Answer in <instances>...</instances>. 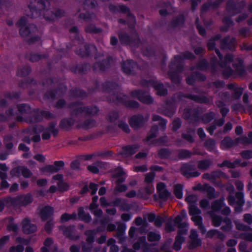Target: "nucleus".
I'll return each instance as SVG.
<instances>
[{
    "mask_svg": "<svg viewBox=\"0 0 252 252\" xmlns=\"http://www.w3.org/2000/svg\"><path fill=\"white\" fill-rule=\"evenodd\" d=\"M10 174L12 176L17 177L22 175L24 177L28 178L30 177L32 174L31 171L26 167L24 166H19L11 170L10 171Z\"/></svg>",
    "mask_w": 252,
    "mask_h": 252,
    "instance_id": "9d476101",
    "label": "nucleus"
},
{
    "mask_svg": "<svg viewBox=\"0 0 252 252\" xmlns=\"http://www.w3.org/2000/svg\"><path fill=\"white\" fill-rule=\"evenodd\" d=\"M43 173H53L58 171V169L53 165H47L41 169Z\"/></svg>",
    "mask_w": 252,
    "mask_h": 252,
    "instance_id": "58836bf2",
    "label": "nucleus"
},
{
    "mask_svg": "<svg viewBox=\"0 0 252 252\" xmlns=\"http://www.w3.org/2000/svg\"><path fill=\"white\" fill-rule=\"evenodd\" d=\"M193 57V55L191 53L188 52L184 53L181 55L176 56L174 57V60L172 61L170 66L171 68H173L174 66L178 67L183 59H191Z\"/></svg>",
    "mask_w": 252,
    "mask_h": 252,
    "instance_id": "6e6552de",
    "label": "nucleus"
},
{
    "mask_svg": "<svg viewBox=\"0 0 252 252\" xmlns=\"http://www.w3.org/2000/svg\"><path fill=\"white\" fill-rule=\"evenodd\" d=\"M189 214L192 217L197 216L201 214L200 210L195 205H189Z\"/></svg>",
    "mask_w": 252,
    "mask_h": 252,
    "instance_id": "c03bdc74",
    "label": "nucleus"
},
{
    "mask_svg": "<svg viewBox=\"0 0 252 252\" xmlns=\"http://www.w3.org/2000/svg\"><path fill=\"white\" fill-rule=\"evenodd\" d=\"M16 108L18 109L19 113L22 114L25 117H26V114L31 112L30 107L26 104H22L18 105Z\"/></svg>",
    "mask_w": 252,
    "mask_h": 252,
    "instance_id": "2f4dec72",
    "label": "nucleus"
},
{
    "mask_svg": "<svg viewBox=\"0 0 252 252\" xmlns=\"http://www.w3.org/2000/svg\"><path fill=\"white\" fill-rule=\"evenodd\" d=\"M245 3L242 2L236 4L233 0L228 2L226 7V12L230 16H233L240 12Z\"/></svg>",
    "mask_w": 252,
    "mask_h": 252,
    "instance_id": "39448f33",
    "label": "nucleus"
},
{
    "mask_svg": "<svg viewBox=\"0 0 252 252\" xmlns=\"http://www.w3.org/2000/svg\"><path fill=\"white\" fill-rule=\"evenodd\" d=\"M173 223H174L172 219H170L166 223L165 229L167 232L173 231L175 230V226L176 225L173 224Z\"/></svg>",
    "mask_w": 252,
    "mask_h": 252,
    "instance_id": "bf43d9fd",
    "label": "nucleus"
},
{
    "mask_svg": "<svg viewBox=\"0 0 252 252\" xmlns=\"http://www.w3.org/2000/svg\"><path fill=\"white\" fill-rule=\"evenodd\" d=\"M234 71L238 74H241L244 71V66L241 60H238L233 64Z\"/></svg>",
    "mask_w": 252,
    "mask_h": 252,
    "instance_id": "72a5a7b5",
    "label": "nucleus"
},
{
    "mask_svg": "<svg viewBox=\"0 0 252 252\" xmlns=\"http://www.w3.org/2000/svg\"><path fill=\"white\" fill-rule=\"evenodd\" d=\"M127 189V187L125 185H121L120 183H119L117 182V185L115 189V192H123L126 191Z\"/></svg>",
    "mask_w": 252,
    "mask_h": 252,
    "instance_id": "052dcab7",
    "label": "nucleus"
},
{
    "mask_svg": "<svg viewBox=\"0 0 252 252\" xmlns=\"http://www.w3.org/2000/svg\"><path fill=\"white\" fill-rule=\"evenodd\" d=\"M233 145V141L229 137H225L221 142L220 147L222 149L230 148Z\"/></svg>",
    "mask_w": 252,
    "mask_h": 252,
    "instance_id": "4c0bfd02",
    "label": "nucleus"
},
{
    "mask_svg": "<svg viewBox=\"0 0 252 252\" xmlns=\"http://www.w3.org/2000/svg\"><path fill=\"white\" fill-rule=\"evenodd\" d=\"M244 221L249 224L252 223V215L250 214H246L244 215Z\"/></svg>",
    "mask_w": 252,
    "mask_h": 252,
    "instance_id": "774afa93",
    "label": "nucleus"
},
{
    "mask_svg": "<svg viewBox=\"0 0 252 252\" xmlns=\"http://www.w3.org/2000/svg\"><path fill=\"white\" fill-rule=\"evenodd\" d=\"M27 20L25 18H22L17 23L16 25L20 28L19 33L23 37L28 38L30 43H33L39 39L40 37L36 33L37 29L34 25H29L27 26Z\"/></svg>",
    "mask_w": 252,
    "mask_h": 252,
    "instance_id": "f257e3e1",
    "label": "nucleus"
},
{
    "mask_svg": "<svg viewBox=\"0 0 252 252\" xmlns=\"http://www.w3.org/2000/svg\"><path fill=\"white\" fill-rule=\"evenodd\" d=\"M191 219L194 222L195 225L198 226L202 234L206 233V229L202 224V218L200 215L193 216Z\"/></svg>",
    "mask_w": 252,
    "mask_h": 252,
    "instance_id": "4be33fe9",
    "label": "nucleus"
},
{
    "mask_svg": "<svg viewBox=\"0 0 252 252\" xmlns=\"http://www.w3.org/2000/svg\"><path fill=\"white\" fill-rule=\"evenodd\" d=\"M157 130H158L157 126H154L151 128V129L150 131V133L148 135V136H147V139H146L147 141L149 142V144H151L153 142V141H152L153 138L155 137L156 136V133H157Z\"/></svg>",
    "mask_w": 252,
    "mask_h": 252,
    "instance_id": "a18cd8bd",
    "label": "nucleus"
},
{
    "mask_svg": "<svg viewBox=\"0 0 252 252\" xmlns=\"http://www.w3.org/2000/svg\"><path fill=\"white\" fill-rule=\"evenodd\" d=\"M235 44V38L227 37L221 41V47L222 49L228 48L229 50H232L234 48Z\"/></svg>",
    "mask_w": 252,
    "mask_h": 252,
    "instance_id": "412c9836",
    "label": "nucleus"
},
{
    "mask_svg": "<svg viewBox=\"0 0 252 252\" xmlns=\"http://www.w3.org/2000/svg\"><path fill=\"white\" fill-rule=\"evenodd\" d=\"M119 39L123 44H128L130 42L129 37L125 33H121L119 34Z\"/></svg>",
    "mask_w": 252,
    "mask_h": 252,
    "instance_id": "4d7b16f0",
    "label": "nucleus"
},
{
    "mask_svg": "<svg viewBox=\"0 0 252 252\" xmlns=\"http://www.w3.org/2000/svg\"><path fill=\"white\" fill-rule=\"evenodd\" d=\"M220 35H217L214 38L211 39L207 44L208 48L209 50H212L215 46V41L220 39Z\"/></svg>",
    "mask_w": 252,
    "mask_h": 252,
    "instance_id": "69168bd1",
    "label": "nucleus"
},
{
    "mask_svg": "<svg viewBox=\"0 0 252 252\" xmlns=\"http://www.w3.org/2000/svg\"><path fill=\"white\" fill-rule=\"evenodd\" d=\"M22 229L25 233L30 234L34 232L37 227L34 224L31 223L28 219H26L23 221Z\"/></svg>",
    "mask_w": 252,
    "mask_h": 252,
    "instance_id": "a211bd4d",
    "label": "nucleus"
},
{
    "mask_svg": "<svg viewBox=\"0 0 252 252\" xmlns=\"http://www.w3.org/2000/svg\"><path fill=\"white\" fill-rule=\"evenodd\" d=\"M133 97L137 98L141 102L145 104H150L153 102L152 98L146 93L141 90H135L130 93Z\"/></svg>",
    "mask_w": 252,
    "mask_h": 252,
    "instance_id": "0eeeda50",
    "label": "nucleus"
},
{
    "mask_svg": "<svg viewBox=\"0 0 252 252\" xmlns=\"http://www.w3.org/2000/svg\"><path fill=\"white\" fill-rule=\"evenodd\" d=\"M32 202L31 195H19L11 199L12 204L15 206H26Z\"/></svg>",
    "mask_w": 252,
    "mask_h": 252,
    "instance_id": "423d86ee",
    "label": "nucleus"
},
{
    "mask_svg": "<svg viewBox=\"0 0 252 252\" xmlns=\"http://www.w3.org/2000/svg\"><path fill=\"white\" fill-rule=\"evenodd\" d=\"M178 226L179 230L177 236H182L187 234L189 229V224L188 223H181Z\"/></svg>",
    "mask_w": 252,
    "mask_h": 252,
    "instance_id": "c756f323",
    "label": "nucleus"
},
{
    "mask_svg": "<svg viewBox=\"0 0 252 252\" xmlns=\"http://www.w3.org/2000/svg\"><path fill=\"white\" fill-rule=\"evenodd\" d=\"M160 237V234L155 232H150L147 235L148 240L151 242L158 241Z\"/></svg>",
    "mask_w": 252,
    "mask_h": 252,
    "instance_id": "f704fd0d",
    "label": "nucleus"
},
{
    "mask_svg": "<svg viewBox=\"0 0 252 252\" xmlns=\"http://www.w3.org/2000/svg\"><path fill=\"white\" fill-rule=\"evenodd\" d=\"M138 146L133 145L127 146L123 148L122 154L124 157H127L134 154L137 150Z\"/></svg>",
    "mask_w": 252,
    "mask_h": 252,
    "instance_id": "cd10ccee",
    "label": "nucleus"
},
{
    "mask_svg": "<svg viewBox=\"0 0 252 252\" xmlns=\"http://www.w3.org/2000/svg\"><path fill=\"white\" fill-rule=\"evenodd\" d=\"M244 196V193L242 192H237L236 194V197L237 199V204L238 205L235 208V211L236 213H240L242 210V207L245 203Z\"/></svg>",
    "mask_w": 252,
    "mask_h": 252,
    "instance_id": "5701e85b",
    "label": "nucleus"
},
{
    "mask_svg": "<svg viewBox=\"0 0 252 252\" xmlns=\"http://www.w3.org/2000/svg\"><path fill=\"white\" fill-rule=\"evenodd\" d=\"M49 6V2L47 0L39 1L36 0H32L28 5V8L31 12L30 14H28V16L32 18L36 17L42 13L46 19H53L54 18L53 16L48 17L46 16V15L50 12V11L47 10L45 13L44 12L45 8L48 7Z\"/></svg>",
    "mask_w": 252,
    "mask_h": 252,
    "instance_id": "f03ea898",
    "label": "nucleus"
},
{
    "mask_svg": "<svg viewBox=\"0 0 252 252\" xmlns=\"http://www.w3.org/2000/svg\"><path fill=\"white\" fill-rule=\"evenodd\" d=\"M78 218L80 220L86 222H89L92 220L90 215L89 214H85L82 208L79 209L78 211Z\"/></svg>",
    "mask_w": 252,
    "mask_h": 252,
    "instance_id": "c85d7f7f",
    "label": "nucleus"
},
{
    "mask_svg": "<svg viewBox=\"0 0 252 252\" xmlns=\"http://www.w3.org/2000/svg\"><path fill=\"white\" fill-rule=\"evenodd\" d=\"M58 189L61 191H64L68 189V186L63 181L57 183Z\"/></svg>",
    "mask_w": 252,
    "mask_h": 252,
    "instance_id": "680f3d73",
    "label": "nucleus"
},
{
    "mask_svg": "<svg viewBox=\"0 0 252 252\" xmlns=\"http://www.w3.org/2000/svg\"><path fill=\"white\" fill-rule=\"evenodd\" d=\"M136 66V64L132 61L127 60L123 63L122 68L126 74H130L132 72V69Z\"/></svg>",
    "mask_w": 252,
    "mask_h": 252,
    "instance_id": "b1692460",
    "label": "nucleus"
},
{
    "mask_svg": "<svg viewBox=\"0 0 252 252\" xmlns=\"http://www.w3.org/2000/svg\"><path fill=\"white\" fill-rule=\"evenodd\" d=\"M224 221L226 223V225L225 226H221V230L224 231H229L232 227L230 220L227 218H226L224 219Z\"/></svg>",
    "mask_w": 252,
    "mask_h": 252,
    "instance_id": "6e6d98bb",
    "label": "nucleus"
},
{
    "mask_svg": "<svg viewBox=\"0 0 252 252\" xmlns=\"http://www.w3.org/2000/svg\"><path fill=\"white\" fill-rule=\"evenodd\" d=\"M189 247L194 249L201 244V240L198 238L197 232L195 230H191L189 235Z\"/></svg>",
    "mask_w": 252,
    "mask_h": 252,
    "instance_id": "f8f14e48",
    "label": "nucleus"
},
{
    "mask_svg": "<svg viewBox=\"0 0 252 252\" xmlns=\"http://www.w3.org/2000/svg\"><path fill=\"white\" fill-rule=\"evenodd\" d=\"M223 22L225 25V26L222 27L220 29V30L223 32L227 31L228 28L232 26L233 24V21L231 20V19L230 18L227 17L224 18L223 20Z\"/></svg>",
    "mask_w": 252,
    "mask_h": 252,
    "instance_id": "de8ad7c7",
    "label": "nucleus"
},
{
    "mask_svg": "<svg viewBox=\"0 0 252 252\" xmlns=\"http://www.w3.org/2000/svg\"><path fill=\"white\" fill-rule=\"evenodd\" d=\"M54 209L49 206H45L40 208L39 215L41 218L45 220L50 218L53 214Z\"/></svg>",
    "mask_w": 252,
    "mask_h": 252,
    "instance_id": "f3484780",
    "label": "nucleus"
},
{
    "mask_svg": "<svg viewBox=\"0 0 252 252\" xmlns=\"http://www.w3.org/2000/svg\"><path fill=\"white\" fill-rule=\"evenodd\" d=\"M155 177V174L153 172H150L145 175V182L149 184L153 182Z\"/></svg>",
    "mask_w": 252,
    "mask_h": 252,
    "instance_id": "e2e57ef3",
    "label": "nucleus"
},
{
    "mask_svg": "<svg viewBox=\"0 0 252 252\" xmlns=\"http://www.w3.org/2000/svg\"><path fill=\"white\" fill-rule=\"evenodd\" d=\"M154 189L152 184H148L144 189L139 190V193L143 197L147 198L154 191Z\"/></svg>",
    "mask_w": 252,
    "mask_h": 252,
    "instance_id": "a878e982",
    "label": "nucleus"
},
{
    "mask_svg": "<svg viewBox=\"0 0 252 252\" xmlns=\"http://www.w3.org/2000/svg\"><path fill=\"white\" fill-rule=\"evenodd\" d=\"M54 126H50L48 129L44 131L42 135V138L44 140L48 139L50 137V132H54Z\"/></svg>",
    "mask_w": 252,
    "mask_h": 252,
    "instance_id": "8fccbe9b",
    "label": "nucleus"
},
{
    "mask_svg": "<svg viewBox=\"0 0 252 252\" xmlns=\"http://www.w3.org/2000/svg\"><path fill=\"white\" fill-rule=\"evenodd\" d=\"M212 161L211 160H203L199 161L198 162V168L201 170H206L211 165Z\"/></svg>",
    "mask_w": 252,
    "mask_h": 252,
    "instance_id": "c9c22d12",
    "label": "nucleus"
},
{
    "mask_svg": "<svg viewBox=\"0 0 252 252\" xmlns=\"http://www.w3.org/2000/svg\"><path fill=\"white\" fill-rule=\"evenodd\" d=\"M185 238L183 236H177L174 244V248L176 251H179L181 248V244L184 242Z\"/></svg>",
    "mask_w": 252,
    "mask_h": 252,
    "instance_id": "a19ab883",
    "label": "nucleus"
},
{
    "mask_svg": "<svg viewBox=\"0 0 252 252\" xmlns=\"http://www.w3.org/2000/svg\"><path fill=\"white\" fill-rule=\"evenodd\" d=\"M197 196L194 194L189 195L186 198V200L189 204V205H194V204L197 201Z\"/></svg>",
    "mask_w": 252,
    "mask_h": 252,
    "instance_id": "5fc2aeb1",
    "label": "nucleus"
},
{
    "mask_svg": "<svg viewBox=\"0 0 252 252\" xmlns=\"http://www.w3.org/2000/svg\"><path fill=\"white\" fill-rule=\"evenodd\" d=\"M246 164V162L240 163V160L237 159L234 162H230L227 160H225L220 165V166H227L229 168H234L238 165L245 166Z\"/></svg>",
    "mask_w": 252,
    "mask_h": 252,
    "instance_id": "bb28decb",
    "label": "nucleus"
},
{
    "mask_svg": "<svg viewBox=\"0 0 252 252\" xmlns=\"http://www.w3.org/2000/svg\"><path fill=\"white\" fill-rule=\"evenodd\" d=\"M157 189L161 198L166 199L169 196V192L167 190L164 183H158L157 186Z\"/></svg>",
    "mask_w": 252,
    "mask_h": 252,
    "instance_id": "6ab92c4d",
    "label": "nucleus"
},
{
    "mask_svg": "<svg viewBox=\"0 0 252 252\" xmlns=\"http://www.w3.org/2000/svg\"><path fill=\"white\" fill-rule=\"evenodd\" d=\"M215 52L220 59L219 64L222 69L223 75L226 77H228L232 74L233 72V70L230 68L229 65L231 62L232 61V56L230 55H228L225 57L224 60H223L222 56L220 54L219 50L216 49Z\"/></svg>",
    "mask_w": 252,
    "mask_h": 252,
    "instance_id": "20e7f679",
    "label": "nucleus"
},
{
    "mask_svg": "<svg viewBox=\"0 0 252 252\" xmlns=\"http://www.w3.org/2000/svg\"><path fill=\"white\" fill-rule=\"evenodd\" d=\"M125 173L122 168L118 167L116 168L114 171V176L118 178L117 182L119 183H121L125 181L126 179Z\"/></svg>",
    "mask_w": 252,
    "mask_h": 252,
    "instance_id": "393cba45",
    "label": "nucleus"
},
{
    "mask_svg": "<svg viewBox=\"0 0 252 252\" xmlns=\"http://www.w3.org/2000/svg\"><path fill=\"white\" fill-rule=\"evenodd\" d=\"M8 168L5 164H0V179L1 180L6 179L7 178V172Z\"/></svg>",
    "mask_w": 252,
    "mask_h": 252,
    "instance_id": "37998d69",
    "label": "nucleus"
},
{
    "mask_svg": "<svg viewBox=\"0 0 252 252\" xmlns=\"http://www.w3.org/2000/svg\"><path fill=\"white\" fill-rule=\"evenodd\" d=\"M76 218V215L73 213L71 215L64 213L63 214L61 217V220L62 222H65L70 220H75Z\"/></svg>",
    "mask_w": 252,
    "mask_h": 252,
    "instance_id": "09e8293b",
    "label": "nucleus"
},
{
    "mask_svg": "<svg viewBox=\"0 0 252 252\" xmlns=\"http://www.w3.org/2000/svg\"><path fill=\"white\" fill-rule=\"evenodd\" d=\"M205 146L206 148L211 151L214 152L216 149L215 142L212 139H209L205 142Z\"/></svg>",
    "mask_w": 252,
    "mask_h": 252,
    "instance_id": "ea45409f",
    "label": "nucleus"
},
{
    "mask_svg": "<svg viewBox=\"0 0 252 252\" xmlns=\"http://www.w3.org/2000/svg\"><path fill=\"white\" fill-rule=\"evenodd\" d=\"M237 229L241 231H248L251 228L243 223L236 221L234 222Z\"/></svg>",
    "mask_w": 252,
    "mask_h": 252,
    "instance_id": "3c124183",
    "label": "nucleus"
},
{
    "mask_svg": "<svg viewBox=\"0 0 252 252\" xmlns=\"http://www.w3.org/2000/svg\"><path fill=\"white\" fill-rule=\"evenodd\" d=\"M204 77L200 76V74L198 73H195V75H193L191 77H188L187 79V82L189 84H192L194 80H203Z\"/></svg>",
    "mask_w": 252,
    "mask_h": 252,
    "instance_id": "864d4df0",
    "label": "nucleus"
},
{
    "mask_svg": "<svg viewBox=\"0 0 252 252\" xmlns=\"http://www.w3.org/2000/svg\"><path fill=\"white\" fill-rule=\"evenodd\" d=\"M105 220H102L101 221V224L103 225L102 227H100L97 228V230H88L86 232L85 234L87 236L86 239L87 244H84L82 246V251L83 252H98L100 248L96 247L93 249L92 243L94 242V236L96 235V232H101L105 229Z\"/></svg>",
    "mask_w": 252,
    "mask_h": 252,
    "instance_id": "7ed1b4c3",
    "label": "nucleus"
},
{
    "mask_svg": "<svg viewBox=\"0 0 252 252\" xmlns=\"http://www.w3.org/2000/svg\"><path fill=\"white\" fill-rule=\"evenodd\" d=\"M126 96L123 94H120L117 96L116 99L120 102L125 103L127 106L131 108H135L138 107V103L134 101H126Z\"/></svg>",
    "mask_w": 252,
    "mask_h": 252,
    "instance_id": "aec40b11",
    "label": "nucleus"
},
{
    "mask_svg": "<svg viewBox=\"0 0 252 252\" xmlns=\"http://www.w3.org/2000/svg\"><path fill=\"white\" fill-rule=\"evenodd\" d=\"M217 106L220 107V111L222 115L224 117L228 112V109L224 107L223 103L221 101H217L216 102Z\"/></svg>",
    "mask_w": 252,
    "mask_h": 252,
    "instance_id": "13d9d810",
    "label": "nucleus"
},
{
    "mask_svg": "<svg viewBox=\"0 0 252 252\" xmlns=\"http://www.w3.org/2000/svg\"><path fill=\"white\" fill-rule=\"evenodd\" d=\"M16 242L19 243L17 246H13L10 248L9 252H23L24 249L23 245H27L29 241L21 237H18L16 239Z\"/></svg>",
    "mask_w": 252,
    "mask_h": 252,
    "instance_id": "ddd939ff",
    "label": "nucleus"
},
{
    "mask_svg": "<svg viewBox=\"0 0 252 252\" xmlns=\"http://www.w3.org/2000/svg\"><path fill=\"white\" fill-rule=\"evenodd\" d=\"M74 124L72 120H63L61 122V125L63 127L68 128Z\"/></svg>",
    "mask_w": 252,
    "mask_h": 252,
    "instance_id": "0e129e2a",
    "label": "nucleus"
},
{
    "mask_svg": "<svg viewBox=\"0 0 252 252\" xmlns=\"http://www.w3.org/2000/svg\"><path fill=\"white\" fill-rule=\"evenodd\" d=\"M196 189L201 191H206L208 197L210 199L215 198L218 196V193L215 192L214 188L208 184H204L203 185H198L196 187Z\"/></svg>",
    "mask_w": 252,
    "mask_h": 252,
    "instance_id": "9b49d317",
    "label": "nucleus"
},
{
    "mask_svg": "<svg viewBox=\"0 0 252 252\" xmlns=\"http://www.w3.org/2000/svg\"><path fill=\"white\" fill-rule=\"evenodd\" d=\"M44 246L41 248V252H54L57 250V246L51 238H47L44 243Z\"/></svg>",
    "mask_w": 252,
    "mask_h": 252,
    "instance_id": "4468645a",
    "label": "nucleus"
},
{
    "mask_svg": "<svg viewBox=\"0 0 252 252\" xmlns=\"http://www.w3.org/2000/svg\"><path fill=\"white\" fill-rule=\"evenodd\" d=\"M209 213L212 218L213 224L214 226L216 227L219 226L222 221L221 217L214 215L213 211H210Z\"/></svg>",
    "mask_w": 252,
    "mask_h": 252,
    "instance_id": "e433bc0d",
    "label": "nucleus"
},
{
    "mask_svg": "<svg viewBox=\"0 0 252 252\" xmlns=\"http://www.w3.org/2000/svg\"><path fill=\"white\" fill-rule=\"evenodd\" d=\"M153 87L157 91V94L159 95H164L167 93V91L163 87L162 84L160 83H154Z\"/></svg>",
    "mask_w": 252,
    "mask_h": 252,
    "instance_id": "473e14b6",
    "label": "nucleus"
},
{
    "mask_svg": "<svg viewBox=\"0 0 252 252\" xmlns=\"http://www.w3.org/2000/svg\"><path fill=\"white\" fill-rule=\"evenodd\" d=\"M98 111V109L96 107H92L90 108L85 107L82 105L79 104L77 108L76 111L75 112V114L82 113L83 114H91L94 115Z\"/></svg>",
    "mask_w": 252,
    "mask_h": 252,
    "instance_id": "2eb2a0df",
    "label": "nucleus"
},
{
    "mask_svg": "<svg viewBox=\"0 0 252 252\" xmlns=\"http://www.w3.org/2000/svg\"><path fill=\"white\" fill-rule=\"evenodd\" d=\"M153 121H159V125L162 127L163 129L165 128L166 124V121L164 119H162L158 115H154L152 118Z\"/></svg>",
    "mask_w": 252,
    "mask_h": 252,
    "instance_id": "603ef678",
    "label": "nucleus"
},
{
    "mask_svg": "<svg viewBox=\"0 0 252 252\" xmlns=\"http://www.w3.org/2000/svg\"><path fill=\"white\" fill-rule=\"evenodd\" d=\"M74 229V227L73 226L69 227H62V230L63 234L70 239L72 238V233L73 232Z\"/></svg>",
    "mask_w": 252,
    "mask_h": 252,
    "instance_id": "49530a36",
    "label": "nucleus"
},
{
    "mask_svg": "<svg viewBox=\"0 0 252 252\" xmlns=\"http://www.w3.org/2000/svg\"><path fill=\"white\" fill-rule=\"evenodd\" d=\"M148 118V117L144 118L141 115L134 116L129 120V124L132 127L137 128L141 126L145 122L147 121Z\"/></svg>",
    "mask_w": 252,
    "mask_h": 252,
    "instance_id": "1a4fd4ad",
    "label": "nucleus"
},
{
    "mask_svg": "<svg viewBox=\"0 0 252 252\" xmlns=\"http://www.w3.org/2000/svg\"><path fill=\"white\" fill-rule=\"evenodd\" d=\"M191 154L188 150H182L179 153V156L183 158H186L190 157Z\"/></svg>",
    "mask_w": 252,
    "mask_h": 252,
    "instance_id": "338daca9",
    "label": "nucleus"
},
{
    "mask_svg": "<svg viewBox=\"0 0 252 252\" xmlns=\"http://www.w3.org/2000/svg\"><path fill=\"white\" fill-rule=\"evenodd\" d=\"M224 206V198H220L216 200L212 204V209L213 211H219Z\"/></svg>",
    "mask_w": 252,
    "mask_h": 252,
    "instance_id": "7c9ffc66",
    "label": "nucleus"
},
{
    "mask_svg": "<svg viewBox=\"0 0 252 252\" xmlns=\"http://www.w3.org/2000/svg\"><path fill=\"white\" fill-rule=\"evenodd\" d=\"M174 192L175 196L179 199L183 197V186L176 185L174 186Z\"/></svg>",
    "mask_w": 252,
    "mask_h": 252,
    "instance_id": "79ce46f5",
    "label": "nucleus"
},
{
    "mask_svg": "<svg viewBox=\"0 0 252 252\" xmlns=\"http://www.w3.org/2000/svg\"><path fill=\"white\" fill-rule=\"evenodd\" d=\"M149 244L146 241L145 237H140L137 242L134 244L133 248L135 250L141 248L144 252H149L148 247Z\"/></svg>",
    "mask_w": 252,
    "mask_h": 252,
    "instance_id": "dca6fc26",
    "label": "nucleus"
}]
</instances>
